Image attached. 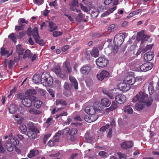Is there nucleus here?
Returning <instances> with one entry per match:
<instances>
[{"instance_id": "nucleus-1", "label": "nucleus", "mask_w": 159, "mask_h": 159, "mask_svg": "<svg viewBox=\"0 0 159 159\" xmlns=\"http://www.w3.org/2000/svg\"><path fill=\"white\" fill-rule=\"evenodd\" d=\"M148 94L144 92L140 91L133 98L132 101L133 102L138 101L139 102L144 103L146 106H149L152 104L153 100L151 97L148 98Z\"/></svg>"}, {"instance_id": "nucleus-2", "label": "nucleus", "mask_w": 159, "mask_h": 159, "mask_svg": "<svg viewBox=\"0 0 159 159\" xmlns=\"http://www.w3.org/2000/svg\"><path fill=\"white\" fill-rule=\"evenodd\" d=\"M125 36L124 34L120 33L116 34L114 39V43L115 44L114 48L113 49L114 52L116 53L117 52V48L120 46L123 43Z\"/></svg>"}, {"instance_id": "nucleus-3", "label": "nucleus", "mask_w": 159, "mask_h": 159, "mask_svg": "<svg viewBox=\"0 0 159 159\" xmlns=\"http://www.w3.org/2000/svg\"><path fill=\"white\" fill-rule=\"evenodd\" d=\"M53 80L50 76L49 74L46 72H43L42 74V83L43 85L48 86L51 85L53 83Z\"/></svg>"}, {"instance_id": "nucleus-4", "label": "nucleus", "mask_w": 159, "mask_h": 159, "mask_svg": "<svg viewBox=\"0 0 159 159\" xmlns=\"http://www.w3.org/2000/svg\"><path fill=\"white\" fill-rule=\"evenodd\" d=\"M152 39L151 36L144 34V31L143 30L137 33L136 39L138 41L141 40L142 44L146 41L151 42Z\"/></svg>"}, {"instance_id": "nucleus-5", "label": "nucleus", "mask_w": 159, "mask_h": 159, "mask_svg": "<svg viewBox=\"0 0 159 159\" xmlns=\"http://www.w3.org/2000/svg\"><path fill=\"white\" fill-rule=\"evenodd\" d=\"M32 34L34 39L37 43L42 46H43L45 44V43L43 40L41 39L40 38V37L39 35L38 29L37 27H34L33 29Z\"/></svg>"}, {"instance_id": "nucleus-6", "label": "nucleus", "mask_w": 159, "mask_h": 159, "mask_svg": "<svg viewBox=\"0 0 159 159\" xmlns=\"http://www.w3.org/2000/svg\"><path fill=\"white\" fill-rule=\"evenodd\" d=\"M108 63L107 59L104 57L98 58L96 60V65L101 67H105Z\"/></svg>"}, {"instance_id": "nucleus-7", "label": "nucleus", "mask_w": 159, "mask_h": 159, "mask_svg": "<svg viewBox=\"0 0 159 159\" xmlns=\"http://www.w3.org/2000/svg\"><path fill=\"white\" fill-rule=\"evenodd\" d=\"M98 117V115L95 113L88 114L84 117L85 120L89 123L93 122L97 120Z\"/></svg>"}, {"instance_id": "nucleus-8", "label": "nucleus", "mask_w": 159, "mask_h": 159, "mask_svg": "<svg viewBox=\"0 0 159 159\" xmlns=\"http://www.w3.org/2000/svg\"><path fill=\"white\" fill-rule=\"evenodd\" d=\"M110 75L109 72L106 70H103L101 72H98L97 75L98 79L102 81L105 79L109 77Z\"/></svg>"}, {"instance_id": "nucleus-9", "label": "nucleus", "mask_w": 159, "mask_h": 159, "mask_svg": "<svg viewBox=\"0 0 159 159\" xmlns=\"http://www.w3.org/2000/svg\"><path fill=\"white\" fill-rule=\"evenodd\" d=\"M153 67V64L151 62L144 63L140 66V71L146 72L152 69Z\"/></svg>"}, {"instance_id": "nucleus-10", "label": "nucleus", "mask_w": 159, "mask_h": 159, "mask_svg": "<svg viewBox=\"0 0 159 159\" xmlns=\"http://www.w3.org/2000/svg\"><path fill=\"white\" fill-rule=\"evenodd\" d=\"M78 6V0H71V2L70 5V8L72 11H76L77 13L80 12V10L77 9Z\"/></svg>"}, {"instance_id": "nucleus-11", "label": "nucleus", "mask_w": 159, "mask_h": 159, "mask_svg": "<svg viewBox=\"0 0 159 159\" xmlns=\"http://www.w3.org/2000/svg\"><path fill=\"white\" fill-rule=\"evenodd\" d=\"M135 78L131 75L126 76L123 80L124 82L129 86L134 84L135 82Z\"/></svg>"}, {"instance_id": "nucleus-12", "label": "nucleus", "mask_w": 159, "mask_h": 159, "mask_svg": "<svg viewBox=\"0 0 159 159\" xmlns=\"http://www.w3.org/2000/svg\"><path fill=\"white\" fill-rule=\"evenodd\" d=\"M52 70L54 72L58 77L63 78L64 75L62 74V69L59 66H55L53 67Z\"/></svg>"}, {"instance_id": "nucleus-13", "label": "nucleus", "mask_w": 159, "mask_h": 159, "mask_svg": "<svg viewBox=\"0 0 159 159\" xmlns=\"http://www.w3.org/2000/svg\"><path fill=\"white\" fill-rule=\"evenodd\" d=\"M119 89L122 91H126L129 90L130 88V86L127 84L123 81L122 83H121L118 84Z\"/></svg>"}, {"instance_id": "nucleus-14", "label": "nucleus", "mask_w": 159, "mask_h": 159, "mask_svg": "<svg viewBox=\"0 0 159 159\" xmlns=\"http://www.w3.org/2000/svg\"><path fill=\"white\" fill-rule=\"evenodd\" d=\"M93 108L94 113L96 114L102 111V107L98 102H95L93 103Z\"/></svg>"}, {"instance_id": "nucleus-15", "label": "nucleus", "mask_w": 159, "mask_h": 159, "mask_svg": "<svg viewBox=\"0 0 159 159\" xmlns=\"http://www.w3.org/2000/svg\"><path fill=\"white\" fill-rule=\"evenodd\" d=\"M119 89H114L108 91H103L104 93L108 96L110 98L113 99L114 96L118 92Z\"/></svg>"}, {"instance_id": "nucleus-16", "label": "nucleus", "mask_w": 159, "mask_h": 159, "mask_svg": "<svg viewBox=\"0 0 159 159\" xmlns=\"http://www.w3.org/2000/svg\"><path fill=\"white\" fill-rule=\"evenodd\" d=\"M32 98L26 96L22 101V104L27 107H30L32 105Z\"/></svg>"}, {"instance_id": "nucleus-17", "label": "nucleus", "mask_w": 159, "mask_h": 159, "mask_svg": "<svg viewBox=\"0 0 159 159\" xmlns=\"http://www.w3.org/2000/svg\"><path fill=\"white\" fill-rule=\"evenodd\" d=\"M115 100L118 104H121L125 102L126 97L124 95L120 94L115 97Z\"/></svg>"}, {"instance_id": "nucleus-18", "label": "nucleus", "mask_w": 159, "mask_h": 159, "mask_svg": "<svg viewBox=\"0 0 159 159\" xmlns=\"http://www.w3.org/2000/svg\"><path fill=\"white\" fill-rule=\"evenodd\" d=\"M39 133V131L37 129L36 130H30L27 133V135L28 137L30 139H35L36 137L37 133Z\"/></svg>"}, {"instance_id": "nucleus-19", "label": "nucleus", "mask_w": 159, "mask_h": 159, "mask_svg": "<svg viewBox=\"0 0 159 159\" xmlns=\"http://www.w3.org/2000/svg\"><path fill=\"white\" fill-rule=\"evenodd\" d=\"M154 56L153 52H148L146 53L144 56V58L145 61H151Z\"/></svg>"}, {"instance_id": "nucleus-20", "label": "nucleus", "mask_w": 159, "mask_h": 159, "mask_svg": "<svg viewBox=\"0 0 159 159\" xmlns=\"http://www.w3.org/2000/svg\"><path fill=\"white\" fill-rule=\"evenodd\" d=\"M2 64L5 67H6L8 66V68L11 69L14 65L15 62L14 61L12 60L8 61L7 59H5V61H3Z\"/></svg>"}, {"instance_id": "nucleus-21", "label": "nucleus", "mask_w": 159, "mask_h": 159, "mask_svg": "<svg viewBox=\"0 0 159 159\" xmlns=\"http://www.w3.org/2000/svg\"><path fill=\"white\" fill-rule=\"evenodd\" d=\"M0 53L1 56L2 57H8L11 55L12 52H10L9 51L7 50L4 47H2L0 48Z\"/></svg>"}, {"instance_id": "nucleus-22", "label": "nucleus", "mask_w": 159, "mask_h": 159, "mask_svg": "<svg viewBox=\"0 0 159 159\" xmlns=\"http://www.w3.org/2000/svg\"><path fill=\"white\" fill-rule=\"evenodd\" d=\"M89 11L91 13V16L93 18H96L99 13V11L98 7L91 8Z\"/></svg>"}, {"instance_id": "nucleus-23", "label": "nucleus", "mask_w": 159, "mask_h": 159, "mask_svg": "<svg viewBox=\"0 0 159 159\" xmlns=\"http://www.w3.org/2000/svg\"><path fill=\"white\" fill-rule=\"evenodd\" d=\"M69 80L70 82L71 86H74L75 89H78V84L76 79L73 76L69 75Z\"/></svg>"}, {"instance_id": "nucleus-24", "label": "nucleus", "mask_w": 159, "mask_h": 159, "mask_svg": "<svg viewBox=\"0 0 159 159\" xmlns=\"http://www.w3.org/2000/svg\"><path fill=\"white\" fill-rule=\"evenodd\" d=\"M91 69V67L90 66H83L82 67L80 68V72L82 74L87 75L88 74L90 71Z\"/></svg>"}, {"instance_id": "nucleus-25", "label": "nucleus", "mask_w": 159, "mask_h": 159, "mask_svg": "<svg viewBox=\"0 0 159 159\" xmlns=\"http://www.w3.org/2000/svg\"><path fill=\"white\" fill-rule=\"evenodd\" d=\"M100 104L102 107H107L110 105L111 102L108 99L104 98L101 99Z\"/></svg>"}, {"instance_id": "nucleus-26", "label": "nucleus", "mask_w": 159, "mask_h": 159, "mask_svg": "<svg viewBox=\"0 0 159 159\" xmlns=\"http://www.w3.org/2000/svg\"><path fill=\"white\" fill-rule=\"evenodd\" d=\"M39 152L37 149H34L30 151L28 154L27 157L29 158H32L39 154Z\"/></svg>"}, {"instance_id": "nucleus-27", "label": "nucleus", "mask_w": 159, "mask_h": 159, "mask_svg": "<svg viewBox=\"0 0 159 159\" xmlns=\"http://www.w3.org/2000/svg\"><path fill=\"white\" fill-rule=\"evenodd\" d=\"M42 75L40 76L39 74H35L33 76V81L35 84H37L40 82L42 83Z\"/></svg>"}, {"instance_id": "nucleus-28", "label": "nucleus", "mask_w": 159, "mask_h": 159, "mask_svg": "<svg viewBox=\"0 0 159 159\" xmlns=\"http://www.w3.org/2000/svg\"><path fill=\"white\" fill-rule=\"evenodd\" d=\"M121 145L122 148L127 149L131 148L133 146V144L130 141L127 142H124L121 143Z\"/></svg>"}, {"instance_id": "nucleus-29", "label": "nucleus", "mask_w": 159, "mask_h": 159, "mask_svg": "<svg viewBox=\"0 0 159 159\" xmlns=\"http://www.w3.org/2000/svg\"><path fill=\"white\" fill-rule=\"evenodd\" d=\"M116 9V7L114 6L111 8H109L108 10L105 11L104 13L102 14L101 16L102 17H104L109 15L112 12L114 11Z\"/></svg>"}, {"instance_id": "nucleus-30", "label": "nucleus", "mask_w": 159, "mask_h": 159, "mask_svg": "<svg viewBox=\"0 0 159 159\" xmlns=\"http://www.w3.org/2000/svg\"><path fill=\"white\" fill-rule=\"evenodd\" d=\"M93 137L92 136L90 135V134L89 132L86 133L84 135L85 142L89 143H91Z\"/></svg>"}, {"instance_id": "nucleus-31", "label": "nucleus", "mask_w": 159, "mask_h": 159, "mask_svg": "<svg viewBox=\"0 0 159 159\" xmlns=\"http://www.w3.org/2000/svg\"><path fill=\"white\" fill-rule=\"evenodd\" d=\"M63 65L64 66L66 70L68 73H70L71 72L72 68L69 62L66 61L63 63Z\"/></svg>"}, {"instance_id": "nucleus-32", "label": "nucleus", "mask_w": 159, "mask_h": 159, "mask_svg": "<svg viewBox=\"0 0 159 159\" xmlns=\"http://www.w3.org/2000/svg\"><path fill=\"white\" fill-rule=\"evenodd\" d=\"M32 100L34 102V106L37 108H39L41 106L42 104V102L39 101L37 100H36V98L34 96H32Z\"/></svg>"}, {"instance_id": "nucleus-33", "label": "nucleus", "mask_w": 159, "mask_h": 159, "mask_svg": "<svg viewBox=\"0 0 159 159\" xmlns=\"http://www.w3.org/2000/svg\"><path fill=\"white\" fill-rule=\"evenodd\" d=\"M145 105L146 106V105L144 103L139 102V103L136 104L135 107L136 110L140 111L142 110Z\"/></svg>"}, {"instance_id": "nucleus-34", "label": "nucleus", "mask_w": 159, "mask_h": 159, "mask_svg": "<svg viewBox=\"0 0 159 159\" xmlns=\"http://www.w3.org/2000/svg\"><path fill=\"white\" fill-rule=\"evenodd\" d=\"M36 93V91L34 89H28L25 92V94L28 95L27 96L30 98Z\"/></svg>"}, {"instance_id": "nucleus-35", "label": "nucleus", "mask_w": 159, "mask_h": 159, "mask_svg": "<svg viewBox=\"0 0 159 159\" xmlns=\"http://www.w3.org/2000/svg\"><path fill=\"white\" fill-rule=\"evenodd\" d=\"M32 55L33 53L31 52L30 51L27 49L25 52L23 56V58L24 59L30 58Z\"/></svg>"}, {"instance_id": "nucleus-36", "label": "nucleus", "mask_w": 159, "mask_h": 159, "mask_svg": "<svg viewBox=\"0 0 159 159\" xmlns=\"http://www.w3.org/2000/svg\"><path fill=\"white\" fill-rule=\"evenodd\" d=\"M49 26L50 28L49 31L51 32L56 30L57 28V26H56L55 24L52 21L49 22Z\"/></svg>"}, {"instance_id": "nucleus-37", "label": "nucleus", "mask_w": 159, "mask_h": 159, "mask_svg": "<svg viewBox=\"0 0 159 159\" xmlns=\"http://www.w3.org/2000/svg\"><path fill=\"white\" fill-rule=\"evenodd\" d=\"M91 55L95 57H98L99 55V52L98 49L96 48H93L91 52Z\"/></svg>"}, {"instance_id": "nucleus-38", "label": "nucleus", "mask_w": 159, "mask_h": 159, "mask_svg": "<svg viewBox=\"0 0 159 159\" xmlns=\"http://www.w3.org/2000/svg\"><path fill=\"white\" fill-rule=\"evenodd\" d=\"M17 107L15 105H11L9 108V112L11 114H14L17 111Z\"/></svg>"}, {"instance_id": "nucleus-39", "label": "nucleus", "mask_w": 159, "mask_h": 159, "mask_svg": "<svg viewBox=\"0 0 159 159\" xmlns=\"http://www.w3.org/2000/svg\"><path fill=\"white\" fill-rule=\"evenodd\" d=\"M141 10L140 9H139L136 11H133L130 12L128 16H127L128 18H129L130 17H132L134 15L138 14L141 11Z\"/></svg>"}, {"instance_id": "nucleus-40", "label": "nucleus", "mask_w": 159, "mask_h": 159, "mask_svg": "<svg viewBox=\"0 0 159 159\" xmlns=\"http://www.w3.org/2000/svg\"><path fill=\"white\" fill-rule=\"evenodd\" d=\"M113 3V5H115L118 4V0H104V3L105 4L109 5L111 3Z\"/></svg>"}, {"instance_id": "nucleus-41", "label": "nucleus", "mask_w": 159, "mask_h": 159, "mask_svg": "<svg viewBox=\"0 0 159 159\" xmlns=\"http://www.w3.org/2000/svg\"><path fill=\"white\" fill-rule=\"evenodd\" d=\"M16 50L17 52L20 55H22L23 54V51L24 50V49L20 44H19L16 46Z\"/></svg>"}, {"instance_id": "nucleus-42", "label": "nucleus", "mask_w": 159, "mask_h": 159, "mask_svg": "<svg viewBox=\"0 0 159 159\" xmlns=\"http://www.w3.org/2000/svg\"><path fill=\"white\" fill-rule=\"evenodd\" d=\"M124 112L129 114H131L133 112L132 108L129 106H126L124 108Z\"/></svg>"}, {"instance_id": "nucleus-43", "label": "nucleus", "mask_w": 159, "mask_h": 159, "mask_svg": "<svg viewBox=\"0 0 159 159\" xmlns=\"http://www.w3.org/2000/svg\"><path fill=\"white\" fill-rule=\"evenodd\" d=\"M93 109V107L87 106L85 108L84 111L88 114H91L94 113Z\"/></svg>"}, {"instance_id": "nucleus-44", "label": "nucleus", "mask_w": 159, "mask_h": 159, "mask_svg": "<svg viewBox=\"0 0 159 159\" xmlns=\"http://www.w3.org/2000/svg\"><path fill=\"white\" fill-rule=\"evenodd\" d=\"M56 104L57 106L66 105V102L64 100L59 99L57 100Z\"/></svg>"}, {"instance_id": "nucleus-45", "label": "nucleus", "mask_w": 159, "mask_h": 159, "mask_svg": "<svg viewBox=\"0 0 159 159\" xmlns=\"http://www.w3.org/2000/svg\"><path fill=\"white\" fill-rule=\"evenodd\" d=\"M6 148L8 151H12L13 149V147L11 144L10 142H7L5 145Z\"/></svg>"}, {"instance_id": "nucleus-46", "label": "nucleus", "mask_w": 159, "mask_h": 159, "mask_svg": "<svg viewBox=\"0 0 159 159\" xmlns=\"http://www.w3.org/2000/svg\"><path fill=\"white\" fill-rule=\"evenodd\" d=\"M148 90L149 94H152L153 93L154 89L153 86V83L152 82L148 84Z\"/></svg>"}, {"instance_id": "nucleus-47", "label": "nucleus", "mask_w": 159, "mask_h": 159, "mask_svg": "<svg viewBox=\"0 0 159 159\" xmlns=\"http://www.w3.org/2000/svg\"><path fill=\"white\" fill-rule=\"evenodd\" d=\"M19 128L21 132L23 134H25L27 130V127L24 125H20L19 126Z\"/></svg>"}, {"instance_id": "nucleus-48", "label": "nucleus", "mask_w": 159, "mask_h": 159, "mask_svg": "<svg viewBox=\"0 0 159 159\" xmlns=\"http://www.w3.org/2000/svg\"><path fill=\"white\" fill-rule=\"evenodd\" d=\"M117 107V104L114 102H113L112 103L111 105L109 107L108 110H109L111 111L114 110L116 109Z\"/></svg>"}, {"instance_id": "nucleus-49", "label": "nucleus", "mask_w": 159, "mask_h": 159, "mask_svg": "<svg viewBox=\"0 0 159 159\" xmlns=\"http://www.w3.org/2000/svg\"><path fill=\"white\" fill-rule=\"evenodd\" d=\"M28 126L29 127V130H36L37 128L34 125V124L31 122H29L28 123Z\"/></svg>"}, {"instance_id": "nucleus-50", "label": "nucleus", "mask_w": 159, "mask_h": 159, "mask_svg": "<svg viewBox=\"0 0 159 159\" xmlns=\"http://www.w3.org/2000/svg\"><path fill=\"white\" fill-rule=\"evenodd\" d=\"M10 141L14 145H17L19 144V142L17 139L15 137L10 139Z\"/></svg>"}, {"instance_id": "nucleus-51", "label": "nucleus", "mask_w": 159, "mask_h": 159, "mask_svg": "<svg viewBox=\"0 0 159 159\" xmlns=\"http://www.w3.org/2000/svg\"><path fill=\"white\" fill-rule=\"evenodd\" d=\"M8 38L11 40L13 42L15 43H16V38L15 36V34L13 33L11 34L8 36Z\"/></svg>"}, {"instance_id": "nucleus-52", "label": "nucleus", "mask_w": 159, "mask_h": 159, "mask_svg": "<svg viewBox=\"0 0 159 159\" xmlns=\"http://www.w3.org/2000/svg\"><path fill=\"white\" fill-rule=\"evenodd\" d=\"M29 112L33 114H39L40 113V111L34 108H31L29 110Z\"/></svg>"}, {"instance_id": "nucleus-53", "label": "nucleus", "mask_w": 159, "mask_h": 159, "mask_svg": "<svg viewBox=\"0 0 159 159\" xmlns=\"http://www.w3.org/2000/svg\"><path fill=\"white\" fill-rule=\"evenodd\" d=\"M72 86L70 85L68 83L65 82L64 83V87L65 89L69 91L71 89Z\"/></svg>"}, {"instance_id": "nucleus-54", "label": "nucleus", "mask_w": 159, "mask_h": 159, "mask_svg": "<svg viewBox=\"0 0 159 159\" xmlns=\"http://www.w3.org/2000/svg\"><path fill=\"white\" fill-rule=\"evenodd\" d=\"M24 25H20L19 26H16L15 29L16 31H18L20 30H22L24 29Z\"/></svg>"}, {"instance_id": "nucleus-55", "label": "nucleus", "mask_w": 159, "mask_h": 159, "mask_svg": "<svg viewBox=\"0 0 159 159\" xmlns=\"http://www.w3.org/2000/svg\"><path fill=\"white\" fill-rule=\"evenodd\" d=\"M69 131V134L70 135H73L76 134L77 130L76 128H73L72 129Z\"/></svg>"}, {"instance_id": "nucleus-56", "label": "nucleus", "mask_w": 159, "mask_h": 159, "mask_svg": "<svg viewBox=\"0 0 159 159\" xmlns=\"http://www.w3.org/2000/svg\"><path fill=\"white\" fill-rule=\"evenodd\" d=\"M62 34L61 32L55 31L53 32L52 34L54 37H57L61 35Z\"/></svg>"}, {"instance_id": "nucleus-57", "label": "nucleus", "mask_w": 159, "mask_h": 159, "mask_svg": "<svg viewBox=\"0 0 159 159\" xmlns=\"http://www.w3.org/2000/svg\"><path fill=\"white\" fill-rule=\"evenodd\" d=\"M120 159L123 158L125 159L127 157V156H125L124 154L120 152H119L117 153Z\"/></svg>"}, {"instance_id": "nucleus-58", "label": "nucleus", "mask_w": 159, "mask_h": 159, "mask_svg": "<svg viewBox=\"0 0 159 159\" xmlns=\"http://www.w3.org/2000/svg\"><path fill=\"white\" fill-rule=\"evenodd\" d=\"M146 79L145 76H137L136 77V80H137L142 81Z\"/></svg>"}, {"instance_id": "nucleus-59", "label": "nucleus", "mask_w": 159, "mask_h": 159, "mask_svg": "<svg viewBox=\"0 0 159 159\" xmlns=\"http://www.w3.org/2000/svg\"><path fill=\"white\" fill-rule=\"evenodd\" d=\"M52 119L53 117L52 116H50L47 119L46 123L48 125H51L53 122Z\"/></svg>"}, {"instance_id": "nucleus-60", "label": "nucleus", "mask_w": 159, "mask_h": 159, "mask_svg": "<svg viewBox=\"0 0 159 159\" xmlns=\"http://www.w3.org/2000/svg\"><path fill=\"white\" fill-rule=\"evenodd\" d=\"M70 130V129L69 128L67 127L65 129L62 131V134L63 135H66V134L68 133L69 134V132H70L69 131Z\"/></svg>"}, {"instance_id": "nucleus-61", "label": "nucleus", "mask_w": 159, "mask_h": 159, "mask_svg": "<svg viewBox=\"0 0 159 159\" xmlns=\"http://www.w3.org/2000/svg\"><path fill=\"white\" fill-rule=\"evenodd\" d=\"M51 134H45L44 137L43 142L46 143L48 139L50 136Z\"/></svg>"}, {"instance_id": "nucleus-62", "label": "nucleus", "mask_w": 159, "mask_h": 159, "mask_svg": "<svg viewBox=\"0 0 159 159\" xmlns=\"http://www.w3.org/2000/svg\"><path fill=\"white\" fill-rule=\"evenodd\" d=\"M80 6L82 10L84 12H87L88 11V9L86 7L83 6L82 4H80Z\"/></svg>"}, {"instance_id": "nucleus-63", "label": "nucleus", "mask_w": 159, "mask_h": 159, "mask_svg": "<svg viewBox=\"0 0 159 159\" xmlns=\"http://www.w3.org/2000/svg\"><path fill=\"white\" fill-rule=\"evenodd\" d=\"M115 25L114 24L111 25L108 29V31L112 32L114 31V29L115 28Z\"/></svg>"}, {"instance_id": "nucleus-64", "label": "nucleus", "mask_w": 159, "mask_h": 159, "mask_svg": "<svg viewBox=\"0 0 159 159\" xmlns=\"http://www.w3.org/2000/svg\"><path fill=\"white\" fill-rule=\"evenodd\" d=\"M109 126V124H107L105 126H103L100 128V130L104 131H105L107 129Z\"/></svg>"}]
</instances>
